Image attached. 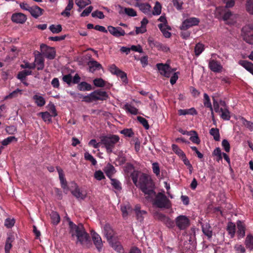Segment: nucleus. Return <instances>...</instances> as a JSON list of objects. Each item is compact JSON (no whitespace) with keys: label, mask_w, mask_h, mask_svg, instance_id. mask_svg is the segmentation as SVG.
Wrapping results in <instances>:
<instances>
[{"label":"nucleus","mask_w":253,"mask_h":253,"mask_svg":"<svg viewBox=\"0 0 253 253\" xmlns=\"http://www.w3.org/2000/svg\"><path fill=\"white\" fill-rule=\"evenodd\" d=\"M130 177L135 185L147 195L146 198H153L155 195V184L150 175L134 171Z\"/></svg>","instance_id":"nucleus-1"},{"label":"nucleus","mask_w":253,"mask_h":253,"mask_svg":"<svg viewBox=\"0 0 253 253\" xmlns=\"http://www.w3.org/2000/svg\"><path fill=\"white\" fill-rule=\"evenodd\" d=\"M69 224V232L71 237L77 238L76 244L80 243L83 245L87 242L89 238L88 234L85 231L84 225L82 223L78 225L73 223L69 217L67 218Z\"/></svg>","instance_id":"nucleus-2"},{"label":"nucleus","mask_w":253,"mask_h":253,"mask_svg":"<svg viewBox=\"0 0 253 253\" xmlns=\"http://www.w3.org/2000/svg\"><path fill=\"white\" fill-rule=\"evenodd\" d=\"M100 139L101 144L106 148L107 153L110 154L113 152L115 145L119 142L120 137L117 135L110 134L101 136Z\"/></svg>","instance_id":"nucleus-3"},{"label":"nucleus","mask_w":253,"mask_h":253,"mask_svg":"<svg viewBox=\"0 0 253 253\" xmlns=\"http://www.w3.org/2000/svg\"><path fill=\"white\" fill-rule=\"evenodd\" d=\"M154 196H155V199L153 205L156 207L166 209H169L171 207L170 200L163 193L159 192L157 195L156 194Z\"/></svg>","instance_id":"nucleus-4"},{"label":"nucleus","mask_w":253,"mask_h":253,"mask_svg":"<svg viewBox=\"0 0 253 253\" xmlns=\"http://www.w3.org/2000/svg\"><path fill=\"white\" fill-rule=\"evenodd\" d=\"M41 52L42 54L49 59H53L56 55V51L54 47H49L46 44H42L40 46Z\"/></svg>","instance_id":"nucleus-5"},{"label":"nucleus","mask_w":253,"mask_h":253,"mask_svg":"<svg viewBox=\"0 0 253 253\" xmlns=\"http://www.w3.org/2000/svg\"><path fill=\"white\" fill-rule=\"evenodd\" d=\"M200 22L199 18L196 17H190L184 20L180 27V30H187L189 28L198 25Z\"/></svg>","instance_id":"nucleus-6"},{"label":"nucleus","mask_w":253,"mask_h":253,"mask_svg":"<svg viewBox=\"0 0 253 253\" xmlns=\"http://www.w3.org/2000/svg\"><path fill=\"white\" fill-rule=\"evenodd\" d=\"M175 223L179 229L184 230L189 226L190 221L186 216L179 215L176 218Z\"/></svg>","instance_id":"nucleus-7"},{"label":"nucleus","mask_w":253,"mask_h":253,"mask_svg":"<svg viewBox=\"0 0 253 253\" xmlns=\"http://www.w3.org/2000/svg\"><path fill=\"white\" fill-rule=\"evenodd\" d=\"M157 67L160 74L167 78L169 77L172 72L175 71V69H171L169 65L166 64L159 63L157 64Z\"/></svg>","instance_id":"nucleus-8"},{"label":"nucleus","mask_w":253,"mask_h":253,"mask_svg":"<svg viewBox=\"0 0 253 253\" xmlns=\"http://www.w3.org/2000/svg\"><path fill=\"white\" fill-rule=\"evenodd\" d=\"M239 16L238 14H233L231 11L226 12L223 16V20L226 21V23L228 25H233L237 21Z\"/></svg>","instance_id":"nucleus-9"},{"label":"nucleus","mask_w":253,"mask_h":253,"mask_svg":"<svg viewBox=\"0 0 253 253\" xmlns=\"http://www.w3.org/2000/svg\"><path fill=\"white\" fill-rule=\"evenodd\" d=\"M209 68L214 73H221L223 70V67L220 63L214 59H211L209 62Z\"/></svg>","instance_id":"nucleus-10"},{"label":"nucleus","mask_w":253,"mask_h":253,"mask_svg":"<svg viewBox=\"0 0 253 253\" xmlns=\"http://www.w3.org/2000/svg\"><path fill=\"white\" fill-rule=\"evenodd\" d=\"M56 169L59 174V178L60 181L61 187L63 189L64 192L66 194H67L69 191V188L67 184L66 180L64 177L63 170L59 167H57Z\"/></svg>","instance_id":"nucleus-11"},{"label":"nucleus","mask_w":253,"mask_h":253,"mask_svg":"<svg viewBox=\"0 0 253 253\" xmlns=\"http://www.w3.org/2000/svg\"><path fill=\"white\" fill-rule=\"evenodd\" d=\"M107 28L110 33L115 37H120L126 34L125 31L120 27L109 26Z\"/></svg>","instance_id":"nucleus-12"},{"label":"nucleus","mask_w":253,"mask_h":253,"mask_svg":"<svg viewBox=\"0 0 253 253\" xmlns=\"http://www.w3.org/2000/svg\"><path fill=\"white\" fill-rule=\"evenodd\" d=\"M91 96L94 98V101L95 100H106L108 98V95L105 91L101 90H97L91 92Z\"/></svg>","instance_id":"nucleus-13"},{"label":"nucleus","mask_w":253,"mask_h":253,"mask_svg":"<svg viewBox=\"0 0 253 253\" xmlns=\"http://www.w3.org/2000/svg\"><path fill=\"white\" fill-rule=\"evenodd\" d=\"M157 218L169 228H172L174 226V221L163 213H158Z\"/></svg>","instance_id":"nucleus-14"},{"label":"nucleus","mask_w":253,"mask_h":253,"mask_svg":"<svg viewBox=\"0 0 253 253\" xmlns=\"http://www.w3.org/2000/svg\"><path fill=\"white\" fill-rule=\"evenodd\" d=\"M27 20L26 15L22 13H16L12 15L11 20L16 23L23 24Z\"/></svg>","instance_id":"nucleus-15"},{"label":"nucleus","mask_w":253,"mask_h":253,"mask_svg":"<svg viewBox=\"0 0 253 253\" xmlns=\"http://www.w3.org/2000/svg\"><path fill=\"white\" fill-rule=\"evenodd\" d=\"M92 238L96 248L99 252H100L103 246L100 236L97 233L94 232L92 233Z\"/></svg>","instance_id":"nucleus-16"},{"label":"nucleus","mask_w":253,"mask_h":253,"mask_svg":"<svg viewBox=\"0 0 253 253\" xmlns=\"http://www.w3.org/2000/svg\"><path fill=\"white\" fill-rule=\"evenodd\" d=\"M237 227V233L238 238H242L245 236L246 226L243 221L238 220L236 222Z\"/></svg>","instance_id":"nucleus-17"},{"label":"nucleus","mask_w":253,"mask_h":253,"mask_svg":"<svg viewBox=\"0 0 253 253\" xmlns=\"http://www.w3.org/2000/svg\"><path fill=\"white\" fill-rule=\"evenodd\" d=\"M43 11V9L37 5H35L31 6L29 12L33 17L37 19L42 15Z\"/></svg>","instance_id":"nucleus-18"},{"label":"nucleus","mask_w":253,"mask_h":253,"mask_svg":"<svg viewBox=\"0 0 253 253\" xmlns=\"http://www.w3.org/2000/svg\"><path fill=\"white\" fill-rule=\"evenodd\" d=\"M148 42L150 46H154L159 50H162L166 52L169 50V48L166 44L159 42H154L150 40H148Z\"/></svg>","instance_id":"nucleus-19"},{"label":"nucleus","mask_w":253,"mask_h":253,"mask_svg":"<svg viewBox=\"0 0 253 253\" xmlns=\"http://www.w3.org/2000/svg\"><path fill=\"white\" fill-rule=\"evenodd\" d=\"M135 6L138 7L139 9L144 14L149 15L151 13V5L147 3H139L137 2Z\"/></svg>","instance_id":"nucleus-20"},{"label":"nucleus","mask_w":253,"mask_h":253,"mask_svg":"<svg viewBox=\"0 0 253 253\" xmlns=\"http://www.w3.org/2000/svg\"><path fill=\"white\" fill-rule=\"evenodd\" d=\"M33 64H35V67H37L38 70H42L44 68V59L41 54L37 55L35 57V62L33 63Z\"/></svg>","instance_id":"nucleus-21"},{"label":"nucleus","mask_w":253,"mask_h":253,"mask_svg":"<svg viewBox=\"0 0 253 253\" xmlns=\"http://www.w3.org/2000/svg\"><path fill=\"white\" fill-rule=\"evenodd\" d=\"M75 187V189L71 191L72 194L78 199L84 200L85 198V195L80 190L79 187L75 183H72Z\"/></svg>","instance_id":"nucleus-22"},{"label":"nucleus","mask_w":253,"mask_h":253,"mask_svg":"<svg viewBox=\"0 0 253 253\" xmlns=\"http://www.w3.org/2000/svg\"><path fill=\"white\" fill-rule=\"evenodd\" d=\"M104 234L108 241L112 240L113 231L109 224H105L104 226Z\"/></svg>","instance_id":"nucleus-23"},{"label":"nucleus","mask_w":253,"mask_h":253,"mask_svg":"<svg viewBox=\"0 0 253 253\" xmlns=\"http://www.w3.org/2000/svg\"><path fill=\"white\" fill-rule=\"evenodd\" d=\"M243 40L247 43L253 44V32L242 31Z\"/></svg>","instance_id":"nucleus-24"},{"label":"nucleus","mask_w":253,"mask_h":253,"mask_svg":"<svg viewBox=\"0 0 253 253\" xmlns=\"http://www.w3.org/2000/svg\"><path fill=\"white\" fill-rule=\"evenodd\" d=\"M104 171L106 175L109 178H111L113 175L115 173L116 170L114 167L110 164H108L104 168Z\"/></svg>","instance_id":"nucleus-25"},{"label":"nucleus","mask_w":253,"mask_h":253,"mask_svg":"<svg viewBox=\"0 0 253 253\" xmlns=\"http://www.w3.org/2000/svg\"><path fill=\"white\" fill-rule=\"evenodd\" d=\"M89 67V71L93 72L96 70H99L102 68V65L98 62L95 60H90L88 62Z\"/></svg>","instance_id":"nucleus-26"},{"label":"nucleus","mask_w":253,"mask_h":253,"mask_svg":"<svg viewBox=\"0 0 253 253\" xmlns=\"http://www.w3.org/2000/svg\"><path fill=\"white\" fill-rule=\"evenodd\" d=\"M239 63L248 71L253 75V64L252 63L246 60H240Z\"/></svg>","instance_id":"nucleus-27"},{"label":"nucleus","mask_w":253,"mask_h":253,"mask_svg":"<svg viewBox=\"0 0 253 253\" xmlns=\"http://www.w3.org/2000/svg\"><path fill=\"white\" fill-rule=\"evenodd\" d=\"M121 210L122 212L123 217L126 218L129 213L132 211V209L129 204H127L126 205L122 206Z\"/></svg>","instance_id":"nucleus-28"},{"label":"nucleus","mask_w":253,"mask_h":253,"mask_svg":"<svg viewBox=\"0 0 253 253\" xmlns=\"http://www.w3.org/2000/svg\"><path fill=\"white\" fill-rule=\"evenodd\" d=\"M33 100L38 106L42 107L45 105V100L44 98L38 94H35L33 97Z\"/></svg>","instance_id":"nucleus-29"},{"label":"nucleus","mask_w":253,"mask_h":253,"mask_svg":"<svg viewBox=\"0 0 253 253\" xmlns=\"http://www.w3.org/2000/svg\"><path fill=\"white\" fill-rule=\"evenodd\" d=\"M187 134L191 135L190 140L194 143L199 144L200 143V139L198 137V134L196 131L192 130L187 132Z\"/></svg>","instance_id":"nucleus-30"},{"label":"nucleus","mask_w":253,"mask_h":253,"mask_svg":"<svg viewBox=\"0 0 253 253\" xmlns=\"http://www.w3.org/2000/svg\"><path fill=\"white\" fill-rule=\"evenodd\" d=\"M245 245L246 248L250 251L253 250V236L251 234L247 235L245 241Z\"/></svg>","instance_id":"nucleus-31"},{"label":"nucleus","mask_w":253,"mask_h":253,"mask_svg":"<svg viewBox=\"0 0 253 253\" xmlns=\"http://www.w3.org/2000/svg\"><path fill=\"white\" fill-rule=\"evenodd\" d=\"M226 230L230 237L233 238L236 232L235 224L231 222H229L227 224Z\"/></svg>","instance_id":"nucleus-32"},{"label":"nucleus","mask_w":253,"mask_h":253,"mask_svg":"<svg viewBox=\"0 0 253 253\" xmlns=\"http://www.w3.org/2000/svg\"><path fill=\"white\" fill-rule=\"evenodd\" d=\"M220 117L224 120L228 121L230 119V113L227 108H220Z\"/></svg>","instance_id":"nucleus-33"},{"label":"nucleus","mask_w":253,"mask_h":253,"mask_svg":"<svg viewBox=\"0 0 253 253\" xmlns=\"http://www.w3.org/2000/svg\"><path fill=\"white\" fill-rule=\"evenodd\" d=\"M197 112L194 108H191L189 109H180L178 110L179 115H196Z\"/></svg>","instance_id":"nucleus-34"},{"label":"nucleus","mask_w":253,"mask_h":253,"mask_svg":"<svg viewBox=\"0 0 253 253\" xmlns=\"http://www.w3.org/2000/svg\"><path fill=\"white\" fill-rule=\"evenodd\" d=\"M78 88L80 90L89 91L92 89L91 85L85 82H81L78 85Z\"/></svg>","instance_id":"nucleus-35"},{"label":"nucleus","mask_w":253,"mask_h":253,"mask_svg":"<svg viewBox=\"0 0 253 253\" xmlns=\"http://www.w3.org/2000/svg\"><path fill=\"white\" fill-rule=\"evenodd\" d=\"M210 134L213 136L214 140L216 141H218L220 140V134L218 128H211L210 130Z\"/></svg>","instance_id":"nucleus-36"},{"label":"nucleus","mask_w":253,"mask_h":253,"mask_svg":"<svg viewBox=\"0 0 253 253\" xmlns=\"http://www.w3.org/2000/svg\"><path fill=\"white\" fill-rule=\"evenodd\" d=\"M76 4L79 7V11L81 9L85 7L86 5L91 3L90 0H76Z\"/></svg>","instance_id":"nucleus-37"},{"label":"nucleus","mask_w":253,"mask_h":253,"mask_svg":"<svg viewBox=\"0 0 253 253\" xmlns=\"http://www.w3.org/2000/svg\"><path fill=\"white\" fill-rule=\"evenodd\" d=\"M163 36L166 38H169L171 37V33L168 31V29L164 24H158V25Z\"/></svg>","instance_id":"nucleus-38"},{"label":"nucleus","mask_w":253,"mask_h":253,"mask_svg":"<svg viewBox=\"0 0 253 253\" xmlns=\"http://www.w3.org/2000/svg\"><path fill=\"white\" fill-rule=\"evenodd\" d=\"M109 242V244L111 245L112 247L116 251H117L119 253H122L123 251V247L122 245H121L120 242H113L112 241V240H110L108 241Z\"/></svg>","instance_id":"nucleus-39"},{"label":"nucleus","mask_w":253,"mask_h":253,"mask_svg":"<svg viewBox=\"0 0 253 253\" xmlns=\"http://www.w3.org/2000/svg\"><path fill=\"white\" fill-rule=\"evenodd\" d=\"M52 223L55 225L59 223L60 220L59 214L56 211H52L50 214Z\"/></svg>","instance_id":"nucleus-40"},{"label":"nucleus","mask_w":253,"mask_h":253,"mask_svg":"<svg viewBox=\"0 0 253 253\" xmlns=\"http://www.w3.org/2000/svg\"><path fill=\"white\" fill-rule=\"evenodd\" d=\"M125 110L133 115H137L138 113V110L134 106L126 103L124 106Z\"/></svg>","instance_id":"nucleus-41"},{"label":"nucleus","mask_w":253,"mask_h":253,"mask_svg":"<svg viewBox=\"0 0 253 253\" xmlns=\"http://www.w3.org/2000/svg\"><path fill=\"white\" fill-rule=\"evenodd\" d=\"M210 226L209 224H206L205 226L202 227V231L204 234L207 236L208 238H210L212 237V232L210 229Z\"/></svg>","instance_id":"nucleus-42"},{"label":"nucleus","mask_w":253,"mask_h":253,"mask_svg":"<svg viewBox=\"0 0 253 253\" xmlns=\"http://www.w3.org/2000/svg\"><path fill=\"white\" fill-rule=\"evenodd\" d=\"M204 50V45L202 43H198L196 44L194 48L196 56H199Z\"/></svg>","instance_id":"nucleus-43"},{"label":"nucleus","mask_w":253,"mask_h":253,"mask_svg":"<svg viewBox=\"0 0 253 253\" xmlns=\"http://www.w3.org/2000/svg\"><path fill=\"white\" fill-rule=\"evenodd\" d=\"M44 122H47L48 123L51 122V115L47 112H41L39 114Z\"/></svg>","instance_id":"nucleus-44"},{"label":"nucleus","mask_w":253,"mask_h":253,"mask_svg":"<svg viewBox=\"0 0 253 253\" xmlns=\"http://www.w3.org/2000/svg\"><path fill=\"white\" fill-rule=\"evenodd\" d=\"M162 10V6L159 2L157 1L154 7V10L152 14L154 15H159L161 14Z\"/></svg>","instance_id":"nucleus-45"},{"label":"nucleus","mask_w":253,"mask_h":253,"mask_svg":"<svg viewBox=\"0 0 253 253\" xmlns=\"http://www.w3.org/2000/svg\"><path fill=\"white\" fill-rule=\"evenodd\" d=\"M49 30L53 33L57 34L62 31V28L61 25L58 24L57 25H51L49 27Z\"/></svg>","instance_id":"nucleus-46"},{"label":"nucleus","mask_w":253,"mask_h":253,"mask_svg":"<svg viewBox=\"0 0 253 253\" xmlns=\"http://www.w3.org/2000/svg\"><path fill=\"white\" fill-rule=\"evenodd\" d=\"M204 104L205 107L209 108L211 110H212V105L210 101L209 95L205 93L204 94Z\"/></svg>","instance_id":"nucleus-47"},{"label":"nucleus","mask_w":253,"mask_h":253,"mask_svg":"<svg viewBox=\"0 0 253 253\" xmlns=\"http://www.w3.org/2000/svg\"><path fill=\"white\" fill-rule=\"evenodd\" d=\"M110 179L111 181V184L115 189L119 190L122 189L121 184L118 180L113 178Z\"/></svg>","instance_id":"nucleus-48"},{"label":"nucleus","mask_w":253,"mask_h":253,"mask_svg":"<svg viewBox=\"0 0 253 253\" xmlns=\"http://www.w3.org/2000/svg\"><path fill=\"white\" fill-rule=\"evenodd\" d=\"M93 84L97 87H102L105 85V82L102 78H96L93 80Z\"/></svg>","instance_id":"nucleus-49"},{"label":"nucleus","mask_w":253,"mask_h":253,"mask_svg":"<svg viewBox=\"0 0 253 253\" xmlns=\"http://www.w3.org/2000/svg\"><path fill=\"white\" fill-rule=\"evenodd\" d=\"M147 213V211L144 210L137 211L135 213L137 219L140 222H142L144 219V216L146 215Z\"/></svg>","instance_id":"nucleus-50"},{"label":"nucleus","mask_w":253,"mask_h":253,"mask_svg":"<svg viewBox=\"0 0 253 253\" xmlns=\"http://www.w3.org/2000/svg\"><path fill=\"white\" fill-rule=\"evenodd\" d=\"M124 12L126 14L130 17H134L137 15V13L132 8H124Z\"/></svg>","instance_id":"nucleus-51"},{"label":"nucleus","mask_w":253,"mask_h":253,"mask_svg":"<svg viewBox=\"0 0 253 253\" xmlns=\"http://www.w3.org/2000/svg\"><path fill=\"white\" fill-rule=\"evenodd\" d=\"M116 75H117L118 77H119L121 79L123 82L125 83V84L127 83V78L126 74V73L120 70Z\"/></svg>","instance_id":"nucleus-52"},{"label":"nucleus","mask_w":253,"mask_h":253,"mask_svg":"<svg viewBox=\"0 0 253 253\" xmlns=\"http://www.w3.org/2000/svg\"><path fill=\"white\" fill-rule=\"evenodd\" d=\"M84 159L86 160L90 161L93 166H95L96 165V164H97L96 160L88 152H85L84 153Z\"/></svg>","instance_id":"nucleus-53"},{"label":"nucleus","mask_w":253,"mask_h":253,"mask_svg":"<svg viewBox=\"0 0 253 253\" xmlns=\"http://www.w3.org/2000/svg\"><path fill=\"white\" fill-rule=\"evenodd\" d=\"M137 120L146 129H148L149 126L148 121L144 118L141 116H138L137 117Z\"/></svg>","instance_id":"nucleus-54"},{"label":"nucleus","mask_w":253,"mask_h":253,"mask_svg":"<svg viewBox=\"0 0 253 253\" xmlns=\"http://www.w3.org/2000/svg\"><path fill=\"white\" fill-rule=\"evenodd\" d=\"M246 9L250 14H253V0H247Z\"/></svg>","instance_id":"nucleus-55"},{"label":"nucleus","mask_w":253,"mask_h":253,"mask_svg":"<svg viewBox=\"0 0 253 253\" xmlns=\"http://www.w3.org/2000/svg\"><path fill=\"white\" fill-rule=\"evenodd\" d=\"M243 124L250 130H253V123L248 121L244 118H241Z\"/></svg>","instance_id":"nucleus-56"},{"label":"nucleus","mask_w":253,"mask_h":253,"mask_svg":"<svg viewBox=\"0 0 253 253\" xmlns=\"http://www.w3.org/2000/svg\"><path fill=\"white\" fill-rule=\"evenodd\" d=\"M234 249L236 253H246L245 248L242 245L236 244L234 246Z\"/></svg>","instance_id":"nucleus-57"},{"label":"nucleus","mask_w":253,"mask_h":253,"mask_svg":"<svg viewBox=\"0 0 253 253\" xmlns=\"http://www.w3.org/2000/svg\"><path fill=\"white\" fill-rule=\"evenodd\" d=\"M13 140L17 141V139L14 136H9L3 140L1 142V144L3 146H6Z\"/></svg>","instance_id":"nucleus-58"},{"label":"nucleus","mask_w":253,"mask_h":253,"mask_svg":"<svg viewBox=\"0 0 253 253\" xmlns=\"http://www.w3.org/2000/svg\"><path fill=\"white\" fill-rule=\"evenodd\" d=\"M172 150L177 155L179 156H181L183 157H185V154L183 153V152L179 148L178 146L176 144H172Z\"/></svg>","instance_id":"nucleus-59"},{"label":"nucleus","mask_w":253,"mask_h":253,"mask_svg":"<svg viewBox=\"0 0 253 253\" xmlns=\"http://www.w3.org/2000/svg\"><path fill=\"white\" fill-rule=\"evenodd\" d=\"M158 20L162 23H160V24H164V26H166L168 30H171V27L169 25H168L167 20L166 19V17L165 16H163V15L159 17V18L158 19Z\"/></svg>","instance_id":"nucleus-60"},{"label":"nucleus","mask_w":253,"mask_h":253,"mask_svg":"<svg viewBox=\"0 0 253 253\" xmlns=\"http://www.w3.org/2000/svg\"><path fill=\"white\" fill-rule=\"evenodd\" d=\"M152 169L157 176L160 175V170L158 163L155 162L152 164Z\"/></svg>","instance_id":"nucleus-61"},{"label":"nucleus","mask_w":253,"mask_h":253,"mask_svg":"<svg viewBox=\"0 0 253 253\" xmlns=\"http://www.w3.org/2000/svg\"><path fill=\"white\" fill-rule=\"evenodd\" d=\"M94 178L98 180H101L105 178L103 172L100 170L96 171L94 173Z\"/></svg>","instance_id":"nucleus-62"},{"label":"nucleus","mask_w":253,"mask_h":253,"mask_svg":"<svg viewBox=\"0 0 253 253\" xmlns=\"http://www.w3.org/2000/svg\"><path fill=\"white\" fill-rule=\"evenodd\" d=\"M91 16L93 17H97L99 19H103L104 18V15L102 11L95 10L91 13Z\"/></svg>","instance_id":"nucleus-63"},{"label":"nucleus","mask_w":253,"mask_h":253,"mask_svg":"<svg viewBox=\"0 0 253 253\" xmlns=\"http://www.w3.org/2000/svg\"><path fill=\"white\" fill-rule=\"evenodd\" d=\"M14 223H15V220L14 219L7 218L5 220L4 225L7 228H11L12 226H13Z\"/></svg>","instance_id":"nucleus-64"}]
</instances>
